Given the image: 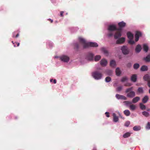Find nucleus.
<instances>
[{
  "mask_svg": "<svg viewBox=\"0 0 150 150\" xmlns=\"http://www.w3.org/2000/svg\"><path fill=\"white\" fill-rule=\"evenodd\" d=\"M122 35L121 33L119 32H117L114 33L113 36L115 39L117 40L116 41L117 44H121L124 42L125 40V38H120Z\"/></svg>",
  "mask_w": 150,
  "mask_h": 150,
  "instance_id": "nucleus-1",
  "label": "nucleus"
},
{
  "mask_svg": "<svg viewBox=\"0 0 150 150\" xmlns=\"http://www.w3.org/2000/svg\"><path fill=\"white\" fill-rule=\"evenodd\" d=\"M108 33L107 35L108 38H110L113 36L114 35V31L118 30L116 25L114 24H111L109 25L107 28Z\"/></svg>",
  "mask_w": 150,
  "mask_h": 150,
  "instance_id": "nucleus-2",
  "label": "nucleus"
},
{
  "mask_svg": "<svg viewBox=\"0 0 150 150\" xmlns=\"http://www.w3.org/2000/svg\"><path fill=\"white\" fill-rule=\"evenodd\" d=\"M54 58H58L60 62L65 64L68 63L69 61L70 57L67 55L63 54L59 56H55L54 57Z\"/></svg>",
  "mask_w": 150,
  "mask_h": 150,
  "instance_id": "nucleus-3",
  "label": "nucleus"
},
{
  "mask_svg": "<svg viewBox=\"0 0 150 150\" xmlns=\"http://www.w3.org/2000/svg\"><path fill=\"white\" fill-rule=\"evenodd\" d=\"M133 87H132L126 89L125 93H127V96L129 98H132L135 96V92L133 91Z\"/></svg>",
  "mask_w": 150,
  "mask_h": 150,
  "instance_id": "nucleus-4",
  "label": "nucleus"
},
{
  "mask_svg": "<svg viewBox=\"0 0 150 150\" xmlns=\"http://www.w3.org/2000/svg\"><path fill=\"white\" fill-rule=\"evenodd\" d=\"M92 76L96 80L101 79L103 77L101 73L98 71H94L91 73Z\"/></svg>",
  "mask_w": 150,
  "mask_h": 150,
  "instance_id": "nucleus-5",
  "label": "nucleus"
},
{
  "mask_svg": "<svg viewBox=\"0 0 150 150\" xmlns=\"http://www.w3.org/2000/svg\"><path fill=\"white\" fill-rule=\"evenodd\" d=\"M117 48L118 49H120L123 54L124 55H127L128 54L129 52V50L126 45H123L122 46H119Z\"/></svg>",
  "mask_w": 150,
  "mask_h": 150,
  "instance_id": "nucleus-6",
  "label": "nucleus"
},
{
  "mask_svg": "<svg viewBox=\"0 0 150 150\" xmlns=\"http://www.w3.org/2000/svg\"><path fill=\"white\" fill-rule=\"evenodd\" d=\"M94 54L91 52L88 53L86 55L85 58L88 62L91 61L93 60Z\"/></svg>",
  "mask_w": 150,
  "mask_h": 150,
  "instance_id": "nucleus-7",
  "label": "nucleus"
},
{
  "mask_svg": "<svg viewBox=\"0 0 150 150\" xmlns=\"http://www.w3.org/2000/svg\"><path fill=\"white\" fill-rule=\"evenodd\" d=\"M118 25L119 26L118 30L121 31L126 26V23L123 21H122L119 22Z\"/></svg>",
  "mask_w": 150,
  "mask_h": 150,
  "instance_id": "nucleus-8",
  "label": "nucleus"
},
{
  "mask_svg": "<svg viewBox=\"0 0 150 150\" xmlns=\"http://www.w3.org/2000/svg\"><path fill=\"white\" fill-rule=\"evenodd\" d=\"M142 35V33L139 31L136 32L135 35V41L137 42L139 40V37Z\"/></svg>",
  "mask_w": 150,
  "mask_h": 150,
  "instance_id": "nucleus-9",
  "label": "nucleus"
},
{
  "mask_svg": "<svg viewBox=\"0 0 150 150\" xmlns=\"http://www.w3.org/2000/svg\"><path fill=\"white\" fill-rule=\"evenodd\" d=\"M69 30L71 33H74L76 32L79 29L78 27H70L69 28Z\"/></svg>",
  "mask_w": 150,
  "mask_h": 150,
  "instance_id": "nucleus-10",
  "label": "nucleus"
},
{
  "mask_svg": "<svg viewBox=\"0 0 150 150\" xmlns=\"http://www.w3.org/2000/svg\"><path fill=\"white\" fill-rule=\"evenodd\" d=\"M115 97L118 100H126L127 99V98L125 96L119 94H116Z\"/></svg>",
  "mask_w": 150,
  "mask_h": 150,
  "instance_id": "nucleus-11",
  "label": "nucleus"
},
{
  "mask_svg": "<svg viewBox=\"0 0 150 150\" xmlns=\"http://www.w3.org/2000/svg\"><path fill=\"white\" fill-rule=\"evenodd\" d=\"M142 50V47L141 45L140 44L137 45L135 48V51L136 53L140 52Z\"/></svg>",
  "mask_w": 150,
  "mask_h": 150,
  "instance_id": "nucleus-12",
  "label": "nucleus"
},
{
  "mask_svg": "<svg viewBox=\"0 0 150 150\" xmlns=\"http://www.w3.org/2000/svg\"><path fill=\"white\" fill-rule=\"evenodd\" d=\"M101 50L106 56H108V52L105 47H102L101 49Z\"/></svg>",
  "mask_w": 150,
  "mask_h": 150,
  "instance_id": "nucleus-13",
  "label": "nucleus"
},
{
  "mask_svg": "<svg viewBox=\"0 0 150 150\" xmlns=\"http://www.w3.org/2000/svg\"><path fill=\"white\" fill-rule=\"evenodd\" d=\"M107 64V61L105 59H102L100 61V64L103 66L105 67Z\"/></svg>",
  "mask_w": 150,
  "mask_h": 150,
  "instance_id": "nucleus-14",
  "label": "nucleus"
},
{
  "mask_svg": "<svg viewBox=\"0 0 150 150\" xmlns=\"http://www.w3.org/2000/svg\"><path fill=\"white\" fill-rule=\"evenodd\" d=\"M53 44L51 41L48 40L46 42V46L47 47L51 48L53 46Z\"/></svg>",
  "mask_w": 150,
  "mask_h": 150,
  "instance_id": "nucleus-15",
  "label": "nucleus"
},
{
  "mask_svg": "<svg viewBox=\"0 0 150 150\" xmlns=\"http://www.w3.org/2000/svg\"><path fill=\"white\" fill-rule=\"evenodd\" d=\"M128 38L129 40L133 39L134 35H133L130 32H128L127 33Z\"/></svg>",
  "mask_w": 150,
  "mask_h": 150,
  "instance_id": "nucleus-16",
  "label": "nucleus"
},
{
  "mask_svg": "<svg viewBox=\"0 0 150 150\" xmlns=\"http://www.w3.org/2000/svg\"><path fill=\"white\" fill-rule=\"evenodd\" d=\"M143 79L144 81H150V76L149 74H146L143 77Z\"/></svg>",
  "mask_w": 150,
  "mask_h": 150,
  "instance_id": "nucleus-17",
  "label": "nucleus"
},
{
  "mask_svg": "<svg viewBox=\"0 0 150 150\" xmlns=\"http://www.w3.org/2000/svg\"><path fill=\"white\" fill-rule=\"evenodd\" d=\"M90 47L89 42L86 41L83 44V49H86Z\"/></svg>",
  "mask_w": 150,
  "mask_h": 150,
  "instance_id": "nucleus-18",
  "label": "nucleus"
},
{
  "mask_svg": "<svg viewBox=\"0 0 150 150\" xmlns=\"http://www.w3.org/2000/svg\"><path fill=\"white\" fill-rule=\"evenodd\" d=\"M140 100V98L139 97L137 96L133 98L132 100V103H135L138 102Z\"/></svg>",
  "mask_w": 150,
  "mask_h": 150,
  "instance_id": "nucleus-19",
  "label": "nucleus"
},
{
  "mask_svg": "<svg viewBox=\"0 0 150 150\" xmlns=\"http://www.w3.org/2000/svg\"><path fill=\"white\" fill-rule=\"evenodd\" d=\"M131 80L133 82H136L137 80V75L136 74L133 75L131 77Z\"/></svg>",
  "mask_w": 150,
  "mask_h": 150,
  "instance_id": "nucleus-20",
  "label": "nucleus"
},
{
  "mask_svg": "<svg viewBox=\"0 0 150 150\" xmlns=\"http://www.w3.org/2000/svg\"><path fill=\"white\" fill-rule=\"evenodd\" d=\"M80 61L81 64H84L87 63L88 62L87 59H86V58L85 57V58H81Z\"/></svg>",
  "mask_w": 150,
  "mask_h": 150,
  "instance_id": "nucleus-21",
  "label": "nucleus"
},
{
  "mask_svg": "<svg viewBox=\"0 0 150 150\" xmlns=\"http://www.w3.org/2000/svg\"><path fill=\"white\" fill-rule=\"evenodd\" d=\"M112 116L113 117V121L115 122H116L118 121V117L117 116L116 114L115 113H113Z\"/></svg>",
  "mask_w": 150,
  "mask_h": 150,
  "instance_id": "nucleus-22",
  "label": "nucleus"
},
{
  "mask_svg": "<svg viewBox=\"0 0 150 150\" xmlns=\"http://www.w3.org/2000/svg\"><path fill=\"white\" fill-rule=\"evenodd\" d=\"M143 59L146 62H150V54H148L146 57H144Z\"/></svg>",
  "mask_w": 150,
  "mask_h": 150,
  "instance_id": "nucleus-23",
  "label": "nucleus"
},
{
  "mask_svg": "<svg viewBox=\"0 0 150 150\" xmlns=\"http://www.w3.org/2000/svg\"><path fill=\"white\" fill-rule=\"evenodd\" d=\"M139 107L142 110H144L146 109V106L142 103H139Z\"/></svg>",
  "mask_w": 150,
  "mask_h": 150,
  "instance_id": "nucleus-24",
  "label": "nucleus"
},
{
  "mask_svg": "<svg viewBox=\"0 0 150 150\" xmlns=\"http://www.w3.org/2000/svg\"><path fill=\"white\" fill-rule=\"evenodd\" d=\"M90 47H96L98 46V45L96 42H89Z\"/></svg>",
  "mask_w": 150,
  "mask_h": 150,
  "instance_id": "nucleus-25",
  "label": "nucleus"
},
{
  "mask_svg": "<svg viewBox=\"0 0 150 150\" xmlns=\"http://www.w3.org/2000/svg\"><path fill=\"white\" fill-rule=\"evenodd\" d=\"M148 70V68L147 66L146 65L142 66L140 69V70L142 71H146Z\"/></svg>",
  "mask_w": 150,
  "mask_h": 150,
  "instance_id": "nucleus-26",
  "label": "nucleus"
},
{
  "mask_svg": "<svg viewBox=\"0 0 150 150\" xmlns=\"http://www.w3.org/2000/svg\"><path fill=\"white\" fill-rule=\"evenodd\" d=\"M116 74L117 76H119L120 75L121 72L119 67H117L115 70Z\"/></svg>",
  "mask_w": 150,
  "mask_h": 150,
  "instance_id": "nucleus-27",
  "label": "nucleus"
},
{
  "mask_svg": "<svg viewBox=\"0 0 150 150\" xmlns=\"http://www.w3.org/2000/svg\"><path fill=\"white\" fill-rule=\"evenodd\" d=\"M141 129V127L139 125L135 126L133 128V130L137 131L140 130Z\"/></svg>",
  "mask_w": 150,
  "mask_h": 150,
  "instance_id": "nucleus-28",
  "label": "nucleus"
},
{
  "mask_svg": "<svg viewBox=\"0 0 150 150\" xmlns=\"http://www.w3.org/2000/svg\"><path fill=\"white\" fill-rule=\"evenodd\" d=\"M148 99V96H145L142 98V102L144 103H146L147 102Z\"/></svg>",
  "mask_w": 150,
  "mask_h": 150,
  "instance_id": "nucleus-29",
  "label": "nucleus"
},
{
  "mask_svg": "<svg viewBox=\"0 0 150 150\" xmlns=\"http://www.w3.org/2000/svg\"><path fill=\"white\" fill-rule=\"evenodd\" d=\"M143 49L144 51L146 52H147L149 50V47L146 44H144L143 45Z\"/></svg>",
  "mask_w": 150,
  "mask_h": 150,
  "instance_id": "nucleus-30",
  "label": "nucleus"
},
{
  "mask_svg": "<svg viewBox=\"0 0 150 150\" xmlns=\"http://www.w3.org/2000/svg\"><path fill=\"white\" fill-rule=\"evenodd\" d=\"M110 65L112 67H114L116 66V62L114 60H111L110 62Z\"/></svg>",
  "mask_w": 150,
  "mask_h": 150,
  "instance_id": "nucleus-31",
  "label": "nucleus"
},
{
  "mask_svg": "<svg viewBox=\"0 0 150 150\" xmlns=\"http://www.w3.org/2000/svg\"><path fill=\"white\" fill-rule=\"evenodd\" d=\"M143 115L146 117H148L150 116V114L149 112L146 111H144L142 112Z\"/></svg>",
  "mask_w": 150,
  "mask_h": 150,
  "instance_id": "nucleus-32",
  "label": "nucleus"
},
{
  "mask_svg": "<svg viewBox=\"0 0 150 150\" xmlns=\"http://www.w3.org/2000/svg\"><path fill=\"white\" fill-rule=\"evenodd\" d=\"M132 133L129 132H127L124 134L123 136V137L124 138H127L130 136Z\"/></svg>",
  "mask_w": 150,
  "mask_h": 150,
  "instance_id": "nucleus-33",
  "label": "nucleus"
},
{
  "mask_svg": "<svg viewBox=\"0 0 150 150\" xmlns=\"http://www.w3.org/2000/svg\"><path fill=\"white\" fill-rule=\"evenodd\" d=\"M106 73L109 76H111L112 73V70L107 69L105 71Z\"/></svg>",
  "mask_w": 150,
  "mask_h": 150,
  "instance_id": "nucleus-34",
  "label": "nucleus"
},
{
  "mask_svg": "<svg viewBox=\"0 0 150 150\" xmlns=\"http://www.w3.org/2000/svg\"><path fill=\"white\" fill-rule=\"evenodd\" d=\"M124 114L127 116H129L130 114L129 111L128 110H125L124 111Z\"/></svg>",
  "mask_w": 150,
  "mask_h": 150,
  "instance_id": "nucleus-35",
  "label": "nucleus"
},
{
  "mask_svg": "<svg viewBox=\"0 0 150 150\" xmlns=\"http://www.w3.org/2000/svg\"><path fill=\"white\" fill-rule=\"evenodd\" d=\"M101 56L100 55H96L94 57V60L96 62H97L101 58Z\"/></svg>",
  "mask_w": 150,
  "mask_h": 150,
  "instance_id": "nucleus-36",
  "label": "nucleus"
},
{
  "mask_svg": "<svg viewBox=\"0 0 150 150\" xmlns=\"http://www.w3.org/2000/svg\"><path fill=\"white\" fill-rule=\"evenodd\" d=\"M79 45L78 43L76 42L74 43V49L76 50H78L79 48Z\"/></svg>",
  "mask_w": 150,
  "mask_h": 150,
  "instance_id": "nucleus-37",
  "label": "nucleus"
},
{
  "mask_svg": "<svg viewBox=\"0 0 150 150\" xmlns=\"http://www.w3.org/2000/svg\"><path fill=\"white\" fill-rule=\"evenodd\" d=\"M139 67V64L136 63L134 64L133 65V68L135 69H137Z\"/></svg>",
  "mask_w": 150,
  "mask_h": 150,
  "instance_id": "nucleus-38",
  "label": "nucleus"
},
{
  "mask_svg": "<svg viewBox=\"0 0 150 150\" xmlns=\"http://www.w3.org/2000/svg\"><path fill=\"white\" fill-rule=\"evenodd\" d=\"M129 107L130 109L132 110H134L136 108V106L134 105H130Z\"/></svg>",
  "mask_w": 150,
  "mask_h": 150,
  "instance_id": "nucleus-39",
  "label": "nucleus"
},
{
  "mask_svg": "<svg viewBox=\"0 0 150 150\" xmlns=\"http://www.w3.org/2000/svg\"><path fill=\"white\" fill-rule=\"evenodd\" d=\"M79 40L82 44L86 41L84 39L81 37H79Z\"/></svg>",
  "mask_w": 150,
  "mask_h": 150,
  "instance_id": "nucleus-40",
  "label": "nucleus"
},
{
  "mask_svg": "<svg viewBox=\"0 0 150 150\" xmlns=\"http://www.w3.org/2000/svg\"><path fill=\"white\" fill-rule=\"evenodd\" d=\"M137 91L139 93H143L144 92L143 88L142 87L138 88Z\"/></svg>",
  "mask_w": 150,
  "mask_h": 150,
  "instance_id": "nucleus-41",
  "label": "nucleus"
},
{
  "mask_svg": "<svg viewBox=\"0 0 150 150\" xmlns=\"http://www.w3.org/2000/svg\"><path fill=\"white\" fill-rule=\"evenodd\" d=\"M128 78L126 76H124L121 79V81L123 82L125 81H127L128 80Z\"/></svg>",
  "mask_w": 150,
  "mask_h": 150,
  "instance_id": "nucleus-42",
  "label": "nucleus"
},
{
  "mask_svg": "<svg viewBox=\"0 0 150 150\" xmlns=\"http://www.w3.org/2000/svg\"><path fill=\"white\" fill-rule=\"evenodd\" d=\"M111 78L109 76L107 77L105 79V81L107 83L111 81Z\"/></svg>",
  "mask_w": 150,
  "mask_h": 150,
  "instance_id": "nucleus-43",
  "label": "nucleus"
},
{
  "mask_svg": "<svg viewBox=\"0 0 150 150\" xmlns=\"http://www.w3.org/2000/svg\"><path fill=\"white\" fill-rule=\"evenodd\" d=\"M132 40L133 39L129 40L128 41V43L131 45H133L135 43V42Z\"/></svg>",
  "mask_w": 150,
  "mask_h": 150,
  "instance_id": "nucleus-44",
  "label": "nucleus"
},
{
  "mask_svg": "<svg viewBox=\"0 0 150 150\" xmlns=\"http://www.w3.org/2000/svg\"><path fill=\"white\" fill-rule=\"evenodd\" d=\"M122 89V86H120L116 88V91L118 92H120Z\"/></svg>",
  "mask_w": 150,
  "mask_h": 150,
  "instance_id": "nucleus-45",
  "label": "nucleus"
},
{
  "mask_svg": "<svg viewBox=\"0 0 150 150\" xmlns=\"http://www.w3.org/2000/svg\"><path fill=\"white\" fill-rule=\"evenodd\" d=\"M146 128L147 129H150V122H148L146 127Z\"/></svg>",
  "mask_w": 150,
  "mask_h": 150,
  "instance_id": "nucleus-46",
  "label": "nucleus"
},
{
  "mask_svg": "<svg viewBox=\"0 0 150 150\" xmlns=\"http://www.w3.org/2000/svg\"><path fill=\"white\" fill-rule=\"evenodd\" d=\"M130 124V122L129 121H127L125 122V125L126 127H128L129 126Z\"/></svg>",
  "mask_w": 150,
  "mask_h": 150,
  "instance_id": "nucleus-47",
  "label": "nucleus"
},
{
  "mask_svg": "<svg viewBox=\"0 0 150 150\" xmlns=\"http://www.w3.org/2000/svg\"><path fill=\"white\" fill-rule=\"evenodd\" d=\"M125 102L127 106H128L129 104L132 103V102H130L129 101H126Z\"/></svg>",
  "mask_w": 150,
  "mask_h": 150,
  "instance_id": "nucleus-48",
  "label": "nucleus"
},
{
  "mask_svg": "<svg viewBox=\"0 0 150 150\" xmlns=\"http://www.w3.org/2000/svg\"><path fill=\"white\" fill-rule=\"evenodd\" d=\"M132 83H127L125 84L124 86H130L132 85Z\"/></svg>",
  "mask_w": 150,
  "mask_h": 150,
  "instance_id": "nucleus-49",
  "label": "nucleus"
},
{
  "mask_svg": "<svg viewBox=\"0 0 150 150\" xmlns=\"http://www.w3.org/2000/svg\"><path fill=\"white\" fill-rule=\"evenodd\" d=\"M109 114V112H106L105 113V114L106 115V117H110V115Z\"/></svg>",
  "mask_w": 150,
  "mask_h": 150,
  "instance_id": "nucleus-50",
  "label": "nucleus"
},
{
  "mask_svg": "<svg viewBox=\"0 0 150 150\" xmlns=\"http://www.w3.org/2000/svg\"><path fill=\"white\" fill-rule=\"evenodd\" d=\"M64 11H61L60 12V16L62 17H63V14L64 13Z\"/></svg>",
  "mask_w": 150,
  "mask_h": 150,
  "instance_id": "nucleus-51",
  "label": "nucleus"
},
{
  "mask_svg": "<svg viewBox=\"0 0 150 150\" xmlns=\"http://www.w3.org/2000/svg\"><path fill=\"white\" fill-rule=\"evenodd\" d=\"M131 66L132 64L130 63H128L127 65V67H130Z\"/></svg>",
  "mask_w": 150,
  "mask_h": 150,
  "instance_id": "nucleus-52",
  "label": "nucleus"
},
{
  "mask_svg": "<svg viewBox=\"0 0 150 150\" xmlns=\"http://www.w3.org/2000/svg\"><path fill=\"white\" fill-rule=\"evenodd\" d=\"M16 32H14L13 33H12V37L14 38L15 37V34H16Z\"/></svg>",
  "mask_w": 150,
  "mask_h": 150,
  "instance_id": "nucleus-53",
  "label": "nucleus"
},
{
  "mask_svg": "<svg viewBox=\"0 0 150 150\" xmlns=\"http://www.w3.org/2000/svg\"><path fill=\"white\" fill-rule=\"evenodd\" d=\"M147 85L150 88V81H148L147 83Z\"/></svg>",
  "mask_w": 150,
  "mask_h": 150,
  "instance_id": "nucleus-54",
  "label": "nucleus"
},
{
  "mask_svg": "<svg viewBox=\"0 0 150 150\" xmlns=\"http://www.w3.org/2000/svg\"><path fill=\"white\" fill-rule=\"evenodd\" d=\"M53 83L54 84H56L57 83V81L55 79H54L53 80Z\"/></svg>",
  "mask_w": 150,
  "mask_h": 150,
  "instance_id": "nucleus-55",
  "label": "nucleus"
},
{
  "mask_svg": "<svg viewBox=\"0 0 150 150\" xmlns=\"http://www.w3.org/2000/svg\"><path fill=\"white\" fill-rule=\"evenodd\" d=\"M19 36V34L18 33H17L16 36H15V38H17Z\"/></svg>",
  "mask_w": 150,
  "mask_h": 150,
  "instance_id": "nucleus-56",
  "label": "nucleus"
},
{
  "mask_svg": "<svg viewBox=\"0 0 150 150\" xmlns=\"http://www.w3.org/2000/svg\"><path fill=\"white\" fill-rule=\"evenodd\" d=\"M118 114L119 115V116L121 117V118H122V117L121 116V114L119 112H118Z\"/></svg>",
  "mask_w": 150,
  "mask_h": 150,
  "instance_id": "nucleus-57",
  "label": "nucleus"
},
{
  "mask_svg": "<svg viewBox=\"0 0 150 150\" xmlns=\"http://www.w3.org/2000/svg\"><path fill=\"white\" fill-rule=\"evenodd\" d=\"M118 114L119 115V116L121 117V118H122V117L121 116V114L119 112H118Z\"/></svg>",
  "mask_w": 150,
  "mask_h": 150,
  "instance_id": "nucleus-58",
  "label": "nucleus"
},
{
  "mask_svg": "<svg viewBox=\"0 0 150 150\" xmlns=\"http://www.w3.org/2000/svg\"><path fill=\"white\" fill-rule=\"evenodd\" d=\"M118 114L119 115V116L121 117V118H122V117L121 116V114L119 112H118Z\"/></svg>",
  "mask_w": 150,
  "mask_h": 150,
  "instance_id": "nucleus-59",
  "label": "nucleus"
},
{
  "mask_svg": "<svg viewBox=\"0 0 150 150\" xmlns=\"http://www.w3.org/2000/svg\"><path fill=\"white\" fill-rule=\"evenodd\" d=\"M12 42L13 44L14 45V47H16V45L14 44V42L13 41H12Z\"/></svg>",
  "mask_w": 150,
  "mask_h": 150,
  "instance_id": "nucleus-60",
  "label": "nucleus"
},
{
  "mask_svg": "<svg viewBox=\"0 0 150 150\" xmlns=\"http://www.w3.org/2000/svg\"><path fill=\"white\" fill-rule=\"evenodd\" d=\"M92 150H97L96 148L95 147H94L93 148Z\"/></svg>",
  "mask_w": 150,
  "mask_h": 150,
  "instance_id": "nucleus-61",
  "label": "nucleus"
},
{
  "mask_svg": "<svg viewBox=\"0 0 150 150\" xmlns=\"http://www.w3.org/2000/svg\"><path fill=\"white\" fill-rule=\"evenodd\" d=\"M48 20H50L51 21V23H52L53 22V20L51 19H50V18Z\"/></svg>",
  "mask_w": 150,
  "mask_h": 150,
  "instance_id": "nucleus-62",
  "label": "nucleus"
},
{
  "mask_svg": "<svg viewBox=\"0 0 150 150\" xmlns=\"http://www.w3.org/2000/svg\"><path fill=\"white\" fill-rule=\"evenodd\" d=\"M53 79H50V81L51 82H52L53 80Z\"/></svg>",
  "mask_w": 150,
  "mask_h": 150,
  "instance_id": "nucleus-63",
  "label": "nucleus"
},
{
  "mask_svg": "<svg viewBox=\"0 0 150 150\" xmlns=\"http://www.w3.org/2000/svg\"><path fill=\"white\" fill-rule=\"evenodd\" d=\"M16 43L17 44V46H18L20 44L18 42H16Z\"/></svg>",
  "mask_w": 150,
  "mask_h": 150,
  "instance_id": "nucleus-64",
  "label": "nucleus"
}]
</instances>
